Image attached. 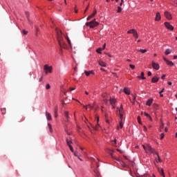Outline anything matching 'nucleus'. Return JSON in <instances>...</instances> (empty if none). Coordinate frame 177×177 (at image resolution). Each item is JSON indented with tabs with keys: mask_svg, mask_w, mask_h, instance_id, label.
Listing matches in <instances>:
<instances>
[{
	"mask_svg": "<svg viewBox=\"0 0 177 177\" xmlns=\"http://www.w3.org/2000/svg\"><path fill=\"white\" fill-rule=\"evenodd\" d=\"M55 31L57 33V39L62 52V49H66L67 48V45L64 42V39H63V33L62 32V30L56 28Z\"/></svg>",
	"mask_w": 177,
	"mask_h": 177,
	"instance_id": "nucleus-1",
	"label": "nucleus"
},
{
	"mask_svg": "<svg viewBox=\"0 0 177 177\" xmlns=\"http://www.w3.org/2000/svg\"><path fill=\"white\" fill-rule=\"evenodd\" d=\"M148 118L150 120V121H153V119L151 118V116H149Z\"/></svg>",
	"mask_w": 177,
	"mask_h": 177,
	"instance_id": "nucleus-62",
	"label": "nucleus"
},
{
	"mask_svg": "<svg viewBox=\"0 0 177 177\" xmlns=\"http://www.w3.org/2000/svg\"><path fill=\"white\" fill-rule=\"evenodd\" d=\"M46 117L48 121H50L52 120V115H50V113L46 112Z\"/></svg>",
	"mask_w": 177,
	"mask_h": 177,
	"instance_id": "nucleus-17",
	"label": "nucleus"
},
{
	"mask_svg": "<svg viewBox=\"0 0 177 177\" xmlns=\"http://www.w3.org/2000/svg\"><path fill=\"white\" fill-rule=\"evenodd\" d=\"M122 10V8H121L120 6L118 7V13H121V11Z\"/></svg>",
	"mask_w": 177,
	"mask_h": 177,
	"instance_id": "nucleus-33",
	"label": "nucleus"
},
{
	"mask_svg": "<svg viewBox=\"0 0 177 177\" xmlns=\"http://www.w3.org/2000/svg\"><path fill=\"white\" fill-rule=\"evenodd\" d=\"M138 78H141V80H146V77H145V73L141 72L140 76H138Z\"/></svg>",
	"mask_w": 177,
	"mask_h": 177,
	"instance_id": "nucleus-23",
	"label": "nucleus"
},
{
	"mask_svg": "<svg viewBox=\"0 0 177 177\" xmlns=\"http://www.w3.org/2000/svg\"><path fill=\"white\" fill-rule=\"evenodd\" d=\"M158 80H160V77H158L157 76H154L151 79V82H153V84H156V82H158Z\"/></svg>",
	"mask_w": 177,
	"mask_h": 177,
	"instance_id": "nucleus-13",
	"label": "nucleus"
},
{
	"mask_svg": "<svg viewBox=\"0 0 177 177\" xmlns=\"http://www.w3.org/2000/svg\"><path fill=\"white\" fill-rule=\"evenodd\" d=\"M86 26L90 27V28H95V27L99 26V24L96 21V19H94L93 21L86 23Z\"/></svg>",
	"mask_w": 177,
	"mask_h": 177,
	"instance_id": "nucleus-3",
	"label": "nucleus"
},
{
	"mask_svg": "<svg viewBox=\"0 0 177 177\" xmlns=\"http://www.w3.org/2000/svg\"><path fill=\"white\" fill-rule=\"evenodd\" d=\"M171 5H174V6H177V1H174L171 3Z\"/></svg>",
	"mask_w": 177,
	"mask_h": 177,
	"instance_id": "nucleus-39",
	"label": "nucleus"
},
{
	"mask_svg": "<svg viewBox=\"0 0 177 177\" xmlns=\"http://www.w3.org/2000/svg\"><path fill=\"white\" fill-rule=\"evenodd\" d=\"M64 115H65V117H66V118L67 120H69L70 116L68 115V111H65V112H64Z\"/></svg>",
	"mask_w": 177,
	"mask_h": 177,
	"instance_id": "nucleus-27",
	"label": "nucleus"
},
{
	"mask_svg": "<svg viewBox=\"0 0 177 177\" xmlns=\"http://www.w3.org/2000/svg\"><path fill=\"white\" fill-rule=\"evenodd\" d=\"M122 3H124V1H121V3H120V6H122Z\"/></svg>",
	"mask_w": 177,
	"mask_h": 177,
	"instance_id": "nucleus-64",
	"label": "nucleus"
},
{
	"mask_svg": "<svg viewBox=\"0 0 177 177\" xmlns=\"http://www.w3.org/2000/svg\"><path fill=\"white\" fill-rule=\"evenodd\" d=\"M124 127V122L122 121H120L119 126H118L117 129L119 130L120 128L122 129Z\"/></svg>",
	"mask_w": 177,
	"mask_h": 177,
	"instance_id": "nucleus-22",
	"label": "nucleus"
},
{
	"mask_svg": "<svg viewBox=\"0 0 177 177\" xmlns=\"http://www.w3.org/2000/svg\"><path fill=\"white\" fill-rule=\"evenodd\" d=\"M70 90L71 91H75V88H71Z\"/></svg>",
	"mask_w": 177,
	"mask_h": 177,
	"instance_id": "nucleus-60",
	"label": "nucleus"
},
{
	"mask_svg": "<svg viewBox=\"0 0 177 177\" xmlns=\"http://www.w3.org/2000/svg\"><path fill=\"white\" fill-rule=\"evenodd\" d=\"M44 70L45 71L46 74H48V73H52L53 68L52 66H48V65L46 64L44 66Z\"/></svg>",
	"mask_w": 177,
	"mask_h": 177,
	"instance_id": "nucleus-6",
	"label": "nucleus"
},
{
	"mask_svg": "<svg viewBox=\"0 0 177 177\" xmlns=\"http://www.w3.org/2000/svg\"><path fill=\"white\" fill-rule=\"evenodd\" d=\"M75 12L78 13V10H77V7L75 8Z\"/></svg>",
	"mask_w": 177,
	"mask_h": 177,
	"instance_id": "nucleus-57",
	"label": "nucleus"
},
{
	"mask_svg": "<svg viewBox=\"0 0 177 177\" xmlns=\"http://www.w3.org/2000/svg\"><path fill=\"white\" fill-rule=\"evenodd\" d=\"M1 112L3 115H5V114H6V108H1Z\"/></svg>",
	"mask_w": 177,
	"mask_h": 177,
	"instance_id": "nucleus-25",
	"label": "nucleus"
},
{
	"mask_svg": "<svg viewBox=\"0 0 177 177\" xmlns=\"http://www.w3.org/2000/svg\"><path fill=\"white\" fill-rule=\"evenodd\" d=\"M118 151H119V153H120L121 154H122V153H124L123 150L121 149H117Z\"/></svg>",
	"mask_w": 177,
	"mask_h": 177,
	"instance_id": "nucleus-44",
	"label": "nucleus"
},
{
	"mask_svg": "<svg viewBox=\"0 0 177 177\" xmlns=\"http://www.w3.org/2000/svg\"><path fill=\"white\" fill-rule=\"evenodd\" d=\"M165 132H168V128L166 127V128L165 129Z\"/></svg>",
	"mask_w": 177,
	"mask_h": 177,
	"instance_id": "nucleus-61",
	"label": "nucleus"
},
{
	"mask_svg": "<svg viewBox=\"0 0 177 177\" xmlns=\"http://www.w3.org/2000/svg\"><path fill=\"white\" fill-rule=\"evenodd\" d=\"M113 153H114L113 151H110V154H111V157H112L113 158H114V157H113Z\"/></svg>",
	"mask_w": 177,
	"mask_h": 177,
	"instance_id": "nucleus-46",
	"label": "nucleus"
},
{
	"mask_svg": "<svg viewBox=\"0 0 177 177\" xmlns=\"http://www.w3.org/2000/svg\"><path fill=\"white\" fill-rule=\"evenodd\" d=\"M42 80H44V77H43V76H41V77L39 78V82H41L42 81Z\"/></svg>",
	"mask_w": 177,
	"mask_h": 177,
	"instance_id": "nucleus-49",
	"label": "nucleus"
},
{
	"mask_svg": "<svg viewBox=\"0 0 177 177\" xmlns=\"http://www.w3.org/2000/svg\"><path fill=\"white\" fill-rule=\"evenodd\" d=\"M168 85H172V82H168Z\"/></svg>",
	"mask_w": 177,
	"mask_h": 177,
	"instance_id": "nucleus-59",
	"label": "nucleus"
},
{
	"mask_svg": "<svg viewBox=\"0 0 177 177\" xmlns=\"http://www.w3.org/2000/svg\"><path fill=\"white\" fill-rule=\"evenodd\" d=\"M123 91L126 95H131V91H129V88H124Z\"/></svg>",
	"mask_w": 177,
	"mask_h": 177,
	"instance_id": "nucleus-19",
	"label": "nucleus"
},
{
	"mask_svg": "<svg viewBox=\"0 0 177 177\" xmlns=\"http://www.w3.org/2000/svg\"><path fill=\"white\" fill-rule=\"evenodd\" d=\"M160 20H161V15L160 14V12H156L155 21H160Z\"/></svg>",
	"mask_w": 177,
	"mask_h": 177,
	"instance_id": "nucleus-12",
	"label": "nucleus"
},
{
	"mask_svg": "<svg viewBox=\"0 0 177 177\" xmlns=\"http://www.w3.org/2000/svg\"><path fill=\"white\" fill-rule=\"evenodd\" d=\"M137 120H138V124H140V125H142V120H140V116H138V117L137 118Z\"/></svg>",
	"mask_w": 177,
	"mask_h": 177,
	"instance_id": "nucleus-32",
	"label": "nucleus"
},
{
	"mask_svg": "<svg viewBox=\"0 0 177 177\" xmlns=\"http://www.w3.org/2000/svg\"><path fill=\"white\" fill-rule=\"evenodd\" d=\"M89 8V6H88L87 7H86V8L85 9V10H84V13H86V10H88V8Z\"/></svg>",
	"mask_w": 177,
	"mask_h": 177,
	"instance_id": "nucleus-54",
	"label": "nucleus"
},
{
	"mask_svg": "<svg viewBox=\"0 0 177 177\" xmlns=\"http://www.w3.org/2000/svg\"><path fill=\"white\" fill-rule=\"evenodd\" d=\"M116 114L117 115H124V108L122 105L120 106V108H117Z\"/></svg>",
	"mask_w": 177,
	"mask_h": 177,
	"instance_id": "nucleus-5",
	"label": "nucleus"
},
{
	"mask_svg": "<svg viewBox=\"0 0 177 177\" xmlns=\"http://www.w3.org/2000/svg\"><path fill=\"white\" fill-rule=\"evenodd\" d=\"M64 37H65L68 45H69V46L71 47V41L70 40V38H68V36H67V35L64 36Z\"/></svg>",
	"mask_w": 177,
	"mask_h": 177,
	"instance_id": "nucleus-24",
	"label": "nucleus"
},
{
	"mask_svg": "<svg viewBox=\"0 0 177 177\" xmlns=\"http://www.w3.org/2000/svg\"><path fill=\"white\" fill-rule=\"evenodd\" d=\"M153 103V98H150L147 102V106H151V104Z\"/></svg>",
	"mask_w": 177,
	"mask_h": 177,
	"instance_id": "nucleus-21",
	"label": "nucleus"
},
{
	"mask_svg": "<svg viewBox=\"0 0 177 177\" xmlns=\"http://www.w3.org/2000/svg\"><path fill=\"white\" fill-rule=\"evenodd\" d=\"M151 71H149V72H148V76H149V77H151Z\"/></svg>",
	"mask_w": 177,
	"mask_h": 177,
	"instance_id": "nucleus-51",
	"label": "nucleus"
},
{
	"mask_svg": "<svg viewBox=\"0 0 177 177\" xmlns=\"http://www.w3.org/2000/svg\"><path fill=\"white\" fill-rule=\"evenodd\" d=\"M158 171L162 176L165 177V174H164V169H163L159 168V169H158Z\"/></svg>",
	"mask_w": 177,
	"mask_h": 177,
	"instance_id": "nucleus-15",
	"label": "nucleus"
},
{
	"mask_svg": "<svg viewBox=\"0 0 177 177\" xmlns=\"http://www.w3.org/2000/svg\"><path fill=\"white\" fill-rule=\"evenodd\" d=\"M98 64H100V66H101L102 67H106V63L102 60H100L98 62Z\"/></svg>",
	"mask_w": 177,
	"mask_h": 177,
	"instance_id": "nucleus-20",
	"label": "nucleus"
},
{
	"mask_svg": "<svg viewBox=\"0 0 177 177\" xmlns=\"http://www.w3.org/2000/svg\"><path fill=\"white\" fill-rule=\"evenodd\" d=\"M142 147L144 150L145 151V153H150V154H158V152L156 151V149H153L150 145H147V146L142 145Z\"/></svg>",
	"mask_w": 177,
	"mask_h": 177,
	"instance_id": "nucleus-2",
	"label": "nucleus"
},
{
	"mask_svg": "<svg viewBox=\"0 0 177 177\" xmlns=\"http://www.w3.org/2000/svg\"><path fill=\"white\" fill-rule=\"evenodd\" d=\"M118 115L119 116L120 121H122L124 118V116H123L124 115Z\"/></svg>",
	"mask_w": 177,
	"mask_h": 177,
	"instance_id": "nucleus-37",
	"label": "nucleus"
},
{
	"mask_svg": "<svg viewBox=\"0 0 177 177\" xmlns=\"http://www.w3.org/2000/svg\"><path fill=\"white\" fill-rule=\"evenodd\" d=\"M109 102L111 106H115V102H117V100H115V98H111Z\"/></svg>",
	"mask_w": 177,
	"mask_h": 177,
	"instance_id": "nucleus-14",
	"label": "nucleus"
},
{
	"mask_svg": "<svg viewBox=\"0 0 177 177\" xmlns=\"http://www.w3.org/2000/svg\"><path fill=\"white\" fill-rule=\"evenodd\" d=\"M55 118H57V109H55Z\"/></svg>",
	"mask_w": 177,
	"mask_h": 177,
	"instance_id": "nucleus-36",
	"label": "nucleus"
},
{
	"mask_svg": "<svg viewBox=\"0 0 177 177\" xmlns=\"http://www.w3.org/2000/svg\"><path fill=\"white\" fill-rule=\"evenodd\" d=\"M127 34H132L133 37H134V38H139V35H138V32H136V30L135 29H131L130 30H129L127 32Z\"/></svg>",
	"mask_w": 177,
	"mask_h": 177,
	"instance_id": "nucleus-4",
	"label": "nucleus"
},
{
	"mask_svg": "<svg viewBox=\"0 0 177 177\" xmlns=\"http://www.w3.org/2000/svg\"><path fill=\"white\" fill-rule=\"evenodd\" d=\"M102 50H104V49H106V44H104L103 46H102Z\"/></svg>",
	"mask_w": 177,
	"mask_h": 177,
	"instance_id": "nucleus-47",
	"label": "nucleus"
},
{
	"mask_svg": "<svg viewBox=\"0 0 177 177\" xmlns=\"http://www.w3.org/2000/svg\"><path fill=\"white\" fill-rule=\"evenodd\" d=\"M144 131L145 132L147 131V127H146V126H144Z\"/></svg>",
	"mask_w": 177,
	"mask_h": 177,
	"instance_id": "nucleus-48",
	"label": "nucleus"
},
{
	"mask_svg": "<svg viewBox=\"0 0 177 177\" xmlns=\"http://www.w3.org/2000/svg\"><path fill=\"white\" fill-rule=\"evenodd\" d=\"M68 147H69L71 151H72V153H74V148H73V146L69 145Z\"/></svg>",
	"mask_w": 177,
	"mask_h": 177,
	"instance_id": "nucleus-34",
	"label": "nucleus"
},
{
	"mask_svg": "<svg viewBox=\"0 0 177 177\" xmlns=\"http://www.w3.org/2000/svg\"><path fill=\"white\" fill-rule=\"evenodd\" d=\"M156 156H157V158H155L156 162H162V160H161V158H160V156L158 155V154H155Z\"/></svg>",
	"mask_w": 177,
	"mask_h": 177,
	"instance_id": "nucleus-16",
	"label": "nucleus"
},
{
	"mask_svg": "<svg viewBox=\"0 0 177 177\" xmlns=\"http://www.w3.org/2000/svg\"><path fill=\"white\" fill-rule=\"evenodd\" d=\"M174 59H177V55H174Z\"/></svg>",
	"mask_w": 177,
	"mask_h": 177,
	"instance_id": "nucleus-63",
	"label": "nucleus"
},
{
	"mask_svg": "<svg viewBox=\"0 0 177 177\" xmlns=\"http://www.w3.org/2000/svg\"><path fill=\"white\" fill-rule=\"evenodd\" d=\"M106 124H110V120H109V119H106Z\"/></svg>",
	"mask_w": 177,
	"mask_h": 177,
	"instance_id": "nucleus-50",
	"label": "nucleus"
},
{
	"mask_svg": "<svg viewBox=\"0 0 177 177\" xmlns=\"http://www.w3.org/2000/svg\"><path fill=\"white\" fill-rule=\"evenodd\" d=\"M161 78H162V80H165V75H162Z\"/></svg>",
	"mask_w": 177,
	"mask_h": 177,
	"instance_id": "nucleus-52",
	"label": "nucleus"
},
{
	"mask_svg": "<svg viewBox=\"0 0 177 177\" xmlns=\"http://www.w3.org/2000/svg\"><path fill=\"white\" fill-rule=\"evenodd\" d=\"M152 67L154 68V70H160V64L152 62Z\"/></svg>",
	"mask_w": 177,
	"mask_h": 177,
	"instance_id": "nucleus-9",
	"label": "nucleus"
},
{
	"mask_svg": "<svg viewBox=\"0 0 177 177\" xmlns=\"http://www.w3.org/2000/svg\"><path fill=\"white\" fill-rule=\"evenodd\" d=\"M144 115H145V117H147V118H149V117H150V115H149V113L145 112L144 113Z\"/></svg>",
	"mask_w": 177,
	"mask_h": 177,
	"instance_id": "nucleus-40",
	"label": "nucleus"
},
{
	"mask_svg": "<svg viewBox=\"0 0 177 177\" xmlns=\"http://www.w3.org/2000/svg\"><path fill=\"white\" fill-rule=\"evenodd\" d=\"M88 107H89V109H90L91 110H92V109H93V106H92V105H91V104H88Z\"/></svg>",
	"mask_w": 177,
	"mask_h": 177,
	"instance_id": "nucleus-45",
	"label": "nucleus"
},
{
	"mask_svg": "<svg viewBox=\"0 0 177 177\" xmlns=\"http://www.w3.org/2000/svg\"><path fill=\"white\" fill-rule=\"evenodd\" d=\"M83 107H84V109H86V110H88V105H87V106L83 105Z\"/></svg>",
	"mask_w": 177,
	"mask_h": 177,
	"instance_id": "nucleus-55",
	"label": "nucleus"
},
{
	"mask_svg": "<svg viewBox=\"0 0 177 177\" xmlns=\"http://www.w3.org/2000/svg\"><path fill=\"white\" fill-rule=\"evenodd\" d=\"M97 13V12L96 11V10H94L93 12L87 17L86 20H91V19H92Z\"/></svg>",
	"mask_w": 177,
	"mask_h": 177,
	"instance_id": "nucleus-11",
	"label": "nucleus"
},
{
	"mask_svg": "<svg viewBox=\"0 0 177 177\" xmlns=\"http://www.w3.org/2000/svg\"><path fill=\"white\" fill-rule=\"evenodd\" d=\"M84 73L87 77H88V75H91V74H95V72L93 71H86Z\"/></svg>",
	"mask_w": 177,
	"mask_h": 177,
	"instance_id": "nucleus-18",
	"label": "nucleus"
},
{
	"mask_svg": "<svg viewBox=\"0 0 177 177\" xmlns=\"http://www.w3.org/2000/svg\"><path fill=\"white\" fill-rule=\"evenodd\" d=\"M165 90V88H162L161 91L159 92V93H162V92H164V91Z\"/></svg>",
	"mask_w": 177,
	"mask_h": 177,
	"instance_id": "nucleus-56",
	"label": "nucleus"
},
{
	"mask_svg": "<svg viewBox=\"0 0 177 177\" xmlns=\"http://www.w3.org/2000/svg\"><path fill=\"white\" fill-rule=\"evenodd\" d=\"M129 67H131L132 70H133L135 68V65L130 64Z\"/></svg>",
	"mask_w": 177,
	"mask_h": 177,
	"instance_id": "nucleus-43",
	"label": "nucleus"
},
{
	"mask_svg": "<svg viewBox=\"0 0 177 177\" xmlns=\"http://www.w3.org/2000/svg\"><path fill=\"white\" fill-rule=\"evenodd\" d=\"M65 132H66V133H67L68 135H71V133H70L68 131H67L66 129H65Z\"/></svg>",
	"mask_w": 177,
	"mask_h": 177,
	"instance_id": "nucleus-58",
	"label": "nucleus"
},
{
	"mask_svg": "<svg viewBox=\"0 0 177 177\" xmlns=\"http://www.w3.org/2000/svg\"><path fill=\"white\" fill-rule=\"evenodd\" d=\"M172 53V50L171 49H167L165 52V55H168Z\"/></svg>",
	"mask_w": 177,
	"mask_h": 177,
	"instance_id": "nucleus-26",
	"label": "nucleus"
},
{
	"mask_svg": "<svg viewBox=\"0 0 177 177\" xmlns=\"http://www.w3.org/2000/svg\"><path fill=\"white\" fill-rule=\"evenodd\" d=\"M165 26L167 30H169L170 31H174V27L169 22H165Z\"/></svg>",
	"mask_w": 177,
	"mask_h": 177,
	"instance_id": "nucleus-7",
	"label": "nucleus"
},
{
	"mask_svg": "<svg viewBox=\"0 0 177 177\" xmlns=\"http://www.w3.org/2000/svg\"><path fill=\"white\" fill-rule=\"evenodd\" d=\"M23 34H24V35H27V34H28V31H27L26 30H23Z\"/></svg>",
	"mask_w": 177,
	"mask_h": 177,
	"instance_id": "nucleus-38",
	"label": "nucleus"
},
{
	"mask_svg": "<svg viewBox=\"0 0 177 177\" xmlns=\"http://www.w3.org/2000/svg\"><path fill=\"white\" fill-rule=\"evenodd\" d=\"M66 143H67V145L69 147V146H71L72 142L68 140V138H66Z\"/></svg>",
	"mask_w": 177,
	"mask_h": 177,
	"instance_id": "nucleus-30",
	"label": "nucleus"
},
{
	"mask_svg": "<svg viewBox=\"0 0 177 177\" xmlns=\"http://www.w3.org/2000/svg\"><path fill=\"white\" fill-rule=\"evenodd\" d=\"M46 89H50V84H46Z\"/></svg>",
	"mask_w": 177,
	"mask_h": 177,
	"instance_id": "nucleus-41",
	"label": "nucleus"
},
{
	"mask_svg": "<svg viewBox=\"0 0 177 177\" xmlns=\"http://www.w3.org/2000/svg\"><path fill=\"white\" fill-rule=\"evenodd\" d=\"M160 129H164V124H162V125L160 126Z\"/></svg>",
	"mask_w": 177,
	"mask_h": 177,
	"instance_id": "nucleus-53",
	"label": "nucleus"
},
{
	"mask_svg": "<svg viewBox=\"0 0 177 177\" xmlns=\"http://www.w3.org/2000/svg\"><path fill=\"white\" fill-rule=\"evenodd\" d=\"M165 17H166V19H167L168 20H171L172 19V16L171 15V13H169L167 11L165 12Z\"/></svg>",
	"mask_w": 177,
	"mask_h": 177,
	"instance_id": "nucleus-10",
	"label": "nucleus"
},
{
	"mask_svg": "<svg viewBox=\"0 0 177 177\" xmlns=\"http://www.w3.org/2000/svg\"><path fill=\"white\" fill-rule=\"evenodd\" d=\"M103 50V49H102V48H99L97 49L96 52L97 53H102V51Z\"/></svg>",
	"mask_w": 177,
	"mask_h": 177,
	"instance_id": "nucleus-31",
	"label": "nucleus"
},
{
	"mask_svg": "<svg viewBox=\"0 0 177 177\" xmlns=\"http://www.w3.org/2000/svg\"><path fill=\"white\" fill-rule=\"evenodd\" d=\"M164 136H165L164 133H162L160 134V139H161V140L164 139Z\"/></svg>",
	"mask_w": 177,
	"mask_h": 177,
	"instance_id": "nucleus-42",
	"label": "nucleus"
},
{
	"mask_svg": "<svg viewBox=\"0 0 177 177\" xmlns=\"http://www.w3.org/2000/svg\"><path fill=\"white\" fill-rule=\"evenodd\" d=\"M163 59L165 60L167 66H170V67H172V66H174V62H172V61L168 60L167 58H165V57H163Z\"/></svg>",
	"mask_w": 177,
	"mask_h": 177,
	"instance_id": "nucleus-8",
	"label": "nucleus"
},
{
	"mask_svg": "<svg viewBox=\"0 0 177 177\" xmlns=\"http://www.w3.org/2000/svg\"><path fill=\"white\" fill-rule=\"evenodd\" d=\"M138 52H140L141 53H146V52H147V50L146 49H140V50H138Z\"/></svg>",
	"mask_w": 177,
	"mask_h": 177,
	"instance_id": "nucleus-29",
	"label": "nucleus"
},
{
	"mask_svg": "<svg viewBox=\"0 0 177 177\" xmlns=\"http://www.w3.org/2000/svg\"><path fill=\"white\" fill-rule=\"evenodd\" d=\"M48 128L50 129V132L53 133V130L52 129V125L50 123H48Z\"/></svg>",
	"mask_w": 177,
	"mask_h": 177,
	"instance_id": "nucleus-28",
	"label": "nucleus"
},
{
	"mask_svg": "<svg viewBox=\"0 0 177 177\" xmlns=\"http://www.w3.org/2000/svg\"><path fill=\"white\" fill-rule=\"evenodd\" d=\"M73 154H74V156H75V157H79V156H80V155H79V153H78V151L73 152Z\"/></svg>",
	"mask_w": 177,
	"mask_h": 177,
	"instance_id": "nucleus-35",
	"label": "nucleus"
}]
</instances>
